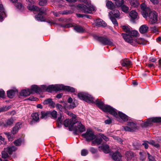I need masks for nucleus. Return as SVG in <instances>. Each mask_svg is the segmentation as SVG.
Returning a JSON list of instances; mask_svg holds the SVG:
<instances>
[{"mask_svg":"<svg viewBox=\"0 0 161 161\" xmlns=\"http://www.w3.org/2000/svg\"><path fill=\"white\" fill-rule=\"evenodd\" d=\"M95 103L103 111L106 113H108L114 116L115 118L118 117L117 110L110 105L105 104L103 101L101 100L99 101L98 99L96 100Z\"/></svg>","mask_w":161,"mask_h":161,"instance_id":"f257e3e1","label":"nucleus"},{"mask_svg":"<svg viewBox=\"0 0 161 161\" xmlns=\"http://www.w3.org/2000/svg\"><path fill=\"white\" fill-rule=\"evenodd\" d=\"M138 34H139V33L137 31L130 30L128 34L122 33V35L126 42L129 43L132 45H133V43L134 42H136L139 44L145 45V44L142 42H141L137 40L133 39L132 36L137 37Z\"/></svg>","mask_w":161,"mask_h":161,"instance_id":"f03ea898","label":"nucleus"},{"mask_svg":"<svg viewBox=\"0 0 161 161\" xmlns=\"http://www.w3.org/2000/svg\"><path fill=\"white\" fill-rule=\"evenodd\" d=\"M76 7L85 13L91 14L92 11L95 10V8L91 4H88L87 6L84 4H79L77 5Z\"/></svg>","mask_w":161,"mask_h":161,"instance_id":"7ed1b4c3","label":"nucleus"},{"mask_svg":"<svg viewBox=\"0 0 161 161\" xmlns=\"http://www.w3.org/2000/svg\"><path fill=\"white\" fill-rule=\"evenodd\" d=\"M77 96L80 99L85 101L87 103H95V102L93 101V97L87 93L83 92H80L78 93Z\"/></svg>","mask_w":161,"mask_h":161,"instance_id":"20e7f679","label":"nucleus"},{"mask_svg":"<svg viewBox=\"0 0 161 161\" xmlns=\"http://www.w3.org/2000/svg\"><path fill=\"white\" fill-rule=\"evenodd\" d=\"M94 38L103 45L112 46L113 45V42L106 36H96Z\"/></svg>","mask_w":161,"mask_h":161,"instance_id":"39448f33","label":"nucleus"},{"mask_svg":"<svg viewBox=\"0 0 161 161\" xmlns=\"http://www.w3.org/2000/svg\"><path fill=\"white\" fill-rule=\"evenodd\" d=\"M82 137L86 139L87 142H90L95 139L96 136L93 131L90 129H87L86 132L82 134Z\"/></svg>","mask_w":161,"mask_h":161,"instance_id":"423d86ee","label":"nucleus"},{"mask_svg":"<svg viewBox=\"0 0 161 161\" xmlns=\"http://www.w3.org/2000/svg\"><path fill=\"white\" fill-rule=\"evenodd\" d=\"M85 126L80 122H78L77 126L75 125L74 128V134L79 135L81 133L86 130Z\"/></svg>","mask_w":161,"mask_h":161,"instance_id":"0eeeda50","label":"nucleus"},{"mask_svg":"<svg viewBox=\"0 0 161 161\" xmlns=\"http://www.w3.org/2000/svg\"><path fill=\"white\" fill-rule=\"evenodd\" d=\"M150 22L151 24H154L157 22L158 21V14L155 11L150 12L149 14Z\"/></svg>","mask_w":161,"mask_h":161,"instance_id":"6e6552de","label":"nucleus"},{"mask_svg":"<svg viewBox=\"0 0 161 161\" xmlns=\"http://www.w3.org/2000/svg\"><path fill=\"white\" fill-rule=\"evenodd\" d=\"M60 85H51L47 86V92H51L53 91H60Z\"/></svg>","mask_w":161,"mask_h":161,"instance_id":"1a4fd4ad","label":"nucleus"},{"mask_svg":"<svg viewBox=\"0 0 161 161\" xmlns=\"http://www.w3.org/2000/svg\"><path fill=\"white\" fill-rule=\"evenodd\" d=\"M64 90L65 91L74 92H75V89L71 86H65L61 84L60 85V91Z\"/></svg>","mask_w":161,"mask_h":161,"instance_id":"9d476101","label":"nucleus"},{"mask_svg":"<svg viewBox=\"0 0 161 161\" xmlns=\"http://www.w3.org/2000/svg\"><path fill=\"white\" fill-rule=\"evenodd\" d=\"M7 15L6 14L5 9L2 4H0V20L1 21L3 20L4 18L6 17Z\"/></svg>","mask_w":161,"mask_h":161,"instance_id":"9b49d317","label":"nucleus"},{"mask_svg":"<svg viewBox=\"0 0 161 161\" xmlns=\"http://www.w3.org/2000/svg\"><path fill=\"white\" fill-rule=\"evenodd\" d=\"M112 157L113 159L115 161H122V156L118 151H116L112 155Z\"/></svg>","mask_w":161,"mask_h":161,"instance_id":"f8f14e48","label":"nucleus"},{"mask_svg":"<svg viewBox=\"0 0 161 161\" xmlns=\"http://www.w3.org/2000/svg\"><path fill=\"white\" fill-rule=\"evenodd\" d=\"M22 124L20 122H17L15 126L12 128L11 132L13 135L16 134L18 131L19 129L21 128Z\"/></svg>","mask_w":161,"mask_h":161,"instance_id":"ddd939ff","label":"nucleus"},{"mask_svg":"<svg viewBox=\"0 0 161 161\" xmlns=\"http://www.w3.org/2000/svg\"><path fill=\"white\" fill-rule=\"evenodd\" d=\"M18 92L17 90L11 89L8 90L7 92V96L9 98H13L15 96V94L17 93Z\"/></svg>","mask_w":161,"mask_h":161,"instance_id":"4468645a","label":"nucleus"},{"mask_svg":"<svg viewBox=\"0 0 161 161\" xmlns=\"http://www.w3.org/2000/svg\"><path fill=\"white\" fill-rule=\"evenodd\" d=\"M32 92L29 89H25L21 91L20 95L22 96H27L33 94Z\"/></svg>","mask_w":161,"mask_h":161,"instance_id":"2eb2a0df","label":"nucleus"},{"mask_svg":"<svg viewBox=\"0 0 161 161\" xmlns=\"http://www.w3.org/2000/svg\"><path fill=\"white\" fill-rule=\"evenodd\" d=\"M121 65L124 67H129L132 65L131 61L128 58L124 59L121 61Z\"/></svg>","mask_w":161,"mask_h":161,"instance_id":"dca6fc26","label":"nucleus"},{"mask_svg":"<svg viewBox=\"0 0 161 161\" xmlns=\"http://www.w3.org/2000/svg\"><path fill=\"white\" fill-rule=\"evenodd\" d=\"M99 148H101L102 150L105 153H108L110 152L109 146L107 144H102L101 146L98 147Z\"/></svg>","mask_w":161,"mask_h":161,"instance_id":"f3484780","label":"nucleus"},{"mask_svg":"<svg viewBox=\"0 0 161 161\" xmlns=\"http://www.w3.org/2000/svg\"><path fill=\"white\" fill-rule=\"evenodd\" d=\"M118 115L124 122L127 121L129 120V117L121 112L119 111L118 114Z\"/></svg>","mask_w":161,"mask_h":161,"instance_id":"a211bd4d","label":"nucleus"},{"mask_svg":"<svg viewBox=\"0 0 161 161\" xmlns=\"http://www.w3.org/2000/svg\"><path fill=\"white\" fill-rule=\"evenodd\" d=\"M17 148L14 146H9L6 148H4V150L6 151L9 154L11 155L15 151L17 150Z\"/></svg>","mask_w":161,"mask_h":161,"instance_id":"6ab92c4d","label":"nucleus"},{"mask_svg":"<svg viewBox=\"0 0 161 161\" xmlns=\"http://www.w3.org/2000/svg\"><path fill=\"white\" fill-rule=\"evenodd\" d=\"M72 26L74 27V30L77 32L82 33L84 32L85 29L82 26L80 25H76Z\"/></svg>","mask_w":161,"mask_h":161,"instance_id":"aec40b11","label":"nucleus"},{"mask_svg":"<svg viewBox=\"0 0 161 161\" xmlns=\"http://www.w3.org/2000/svg\"><path fill=\"white\" fill-rule=\"evenodd\" d=\"M71 104H69L68 103H64V108L65 110L67 109H73L76 107V104L74 102L71 103Z\"/></svg>","mask_w":161,"mask_h":161,"instance_id":"412c9836","label":"nucleus"},{"mask_svg":"<svg viewBox=\"0 0 161 161\" xmlns=\"http://www.w3.org/2000/svg\"><path fill=\"white\" fill-rule=\"evenodd\" d=\"M95 22L96 23V25L98 27L101 26L105 27L107 25L106 23L102 19H97L95 20Z\"/></svg>","mask_w":161,"mask_h":161,"instance_id":"4be33fe9","label":"nucleus"},{"mask_svg":"<svg viewBox=\"0 0 161 161\" xmlns=\"http://www.w3.org/2000/svg\"><path fill=\"white\" fill-rule=\"evenodd\" d=\"M14 121V119L13 117H11L10 118L6 119L5 121L6 127L13 126Z\"/></svg>","mask_w":161,"mask_h":161,"instance_id":"5701e85b","label":"nucleus"},{"mask_svg":"<svg viewBox=\"0 0 161 161\" xmlns=\"http://www.w3.org/2000/svg\"><path fill=\"white\" fill-rule=\"evenodd\" d=\"M148 27L146 25H143L140 26L139 31L140 33L144 34L147 32Z\"/></svg>","mask_w":161,"mask_h":161,"instance_id":"b1692460","label":"nucleus"},{"mask_svg":"<svg viewBox=\"0 0 161 161\" xmlns=\"http://www.w3.org/2000/svg\"><path fill=\"white\" fill-rule=\"evenodd\" d=\"M106 6L109 9L113 10L116 8L115 5L111 1H108L106 3Z\"/></svg>","mask_w":161,"mask_h":161,"instance_id":"393cba45","label":"nucleus"},{"mask_svg":"<svg viewBox=\"0 0 161 161\" xmlns=\"http://www.w3.org/2000/svg\"><path fill=\"white\" fill-rule=\"evenodd\" d=\"M125 156L127 161H130L131 159L134 157V153L131 151H127L125 153Z\"/></svg>","mask_w":161,"mask_h":161,"instance_id":"a878e982","label":"nucleus"},{"mask_svg":"<svg viewBox=\"0 0 161 161\" xmlns=\"http://www.w3.org/2000/svg\"><path fill=\"white\" fill-rule=\"evenodd\" d=\"M35 18L38 21H40L41 22H45L46 21L45 17L43 16L42 14L39 13L35 15Z\"/></svg>","mask_w":161,"mask_h":161,"instance_id":"bb28decb","label":"nucleus"},{"mask_svg":"<svg viewBox=\"0 0 161 161\" xmlns=\"http://www.w3.org/2000/svg\"><path fill=\"white\" fill-rule=\"evenodd\" d=\"M30 90L32 92H34L36 93H40V88L38 86L34 85L31 86Z\"/></svg>","mask_w":161,"mask_h":161,"instance_id":"cd10ccee","label":"nucleus"},{"mask_svg":"<svg viewBox=\"0 0 161 161\" xmlns=\"http://www.w3.org/2000/svg\"><path fill=\"white\" fill-rule=\"evenodd\" d=\"M152 119L151 118L148 119L147 120L141 124V125L142 127H146L152 124Z\"/></svg>","mask_w":161,"mask_h":161,"instance_id":"c85d7f7f","label":"nucleus"},{"mask_svg":"<svg viewBox=\"0 0 161 161\" xmlns=\"http://www.w3.org/2000/svg\"><path fill=\"white\" fill-rule=\"evenodd\" d=\"M137 13L134 10L131 11L129 13V15L133 21H134L135 19L137 18Z\"/></svg>","mask_w":161,"mask_h":161,"instance_id":"c756f323","label":"nucleus"},{"mask_svg":"<svg viewBox=\"0 0 161 161\" xmlns=\"http://www.w3.org/2000/svg\"><path fill=\"white\" fill-rule=\"evenodd\" d=\"M49 117H51L53 119H57V112L53 110V111H49Z\"/></svg>","mask_w":161,"mask_h":161,"instance_id":"7c9ffc66","label":"nucleus"},{"mask_svg":"<svg viewBox=\"0 0 161 161\" xmlns=\"http://www.w3.org/2000/svg\"><path fill=\"white\" fill-rule=\"evenodd\" d=\"M110 14H112L115 17L118 18L120 14L119 12L118 9H113L109 13Z\"/></svg>","mask_w":161,"mask_h":161,"instance_id":"2f4dec72","label":"nucleus"},{"mask_svg":"<svg viewBox=\"0 0 161 161\" xmlns=\"http://www.w3.org/2000/svg\"><path fill=\"white\" fill-rule=\"evenodd\" d=\"M127 125L130 128L133 129L134 131L137 129V126L136 123L129 121L127 122Z\"/></svg>","mask_w":161,"mask_h":161,"instance_id":"473e14b6","label":"nucleus"},{"mask_svg":"<svg viewBox=\"0 0 161 161\" xmlns=\"http://www.w3.org/2000/svg\"><path fill=\"white\" fill-rule=\"evenodd\" d=\"M48 10L46 8L42 7L41 8H39L38 7V9H37V11H39V13L42 14H44L45 15H47V11Z\"/></svg>","mask_w":161,"mask_h":161,"instance_id":"72a5a7b5","label":"nucleus"},{"mask_svg":"<svg viewBox=\"0 0 161 161\" xmlns=\"http://www.w3.org/2000/svg\"><path fill=\"white\" fill-rule=\"evenodd\" d=\"M102 141L103 140L101 138H96L94 141H92V145H93L95 144L98 145H100L102 143Z\"/></svg>","mask_w":161,"mask_h":161,"instance_id":"f704fd0d","label":"nucleus"},{"mask_svg":"<svg viewBox=\"0 0 161 161\" xmlns=\"http://www.w3.org/2000/svg\"><path fill=\"white\" fill-rule=\"evenodd\" d=\"M41 119H43L44 118L46 119L48 117H49V111H47L46 112L43 111H41Z\"/></svg>","mask_w":161,"mask_h":161,"instance_id":"c9c22d12","label":"nucleus"},{"mask_svg":"<svg viewBox=\"0 0 161 161\" xmlns=\"http://www.w3.org/2000/svg\"><path fill=\"white\" fill-rule=\"evenodd\" d=\"M153 123H161V117H155L151 118Z\"/></svg>","mask_w":161,"mask_h":161,"instance_id":"e433bc0d","label":"nucleus"},{"mask_svg":"<svg viewBox=\"0 0 161 161\" xmlns=\"http://www.w3.org/2000/svg\"><path fill=\"white\" fill-rule=\"evenodd\" d=\"M22 139L21 138H19L16 140H15L14 142L13 143L15 146H20L22 143Z\"/></svg>","mask_w":161,"mask_h":161,"instance_id":"4c0bfd02","label":"nucleus"},{"mask_svg":"<svg viewBox=\"0 0 161 161\" xmlns=\"http://www.w3.org/2000/svg\"><path fill=\"white\" fill-rule=\"evenodd\" d=\"M39 115L38 113H35L32 114L31 117L34 120H36V121L38 122L39 119Z\"/></svg>","mask_w":161,"mask_h":161,"instance_id":"58836bf2","label":"nucleus"},{"mask_svg":"<svg viewBox=\"0 0 161 161\" xmlns=\"http://www.w3.org/2000/svg\"><path fill=\"white\" fill-rule=\"evenodd\" d=\"M130 3L132 6L136 7L139 4L137 0H130Z\"/></svg>","mask_w":161,"mask_h":161,"instance_id":"ea45409f","label":"nucleus"},{"mask_svg":"<svg viewBox=\"0 0 161 161\" xmlns=\"http://www.w3.org/2000/svg\"><path fill=\"white\" fill-rule=\"evenodd\" d=\"M149 144L156 148H158L160 147V145L153 140L149 141Z\"/></svg>","mask_w":161,"mask_h":161,"instance_id":"a19ab883","label":"nucleus"},{"mask_svg":"<svg viewBox=\"0 0 161 161\" xmlns=\"http://www.w3.org/2000/svg\"><path fill=\"white\" fill-rule=\"evenodd\" d=\"M122 11L125 13H128L129 11V7L124 4L120 7Z\"/></svg>","mask_w":161,"mask_h":161,"instance_id":"79ce46f5","label":"nucleus"},{"mask_svg":"<svg viewBox=\"0 0 161 161\" xmlns=\"http://www.w3.org/2000/svg\"><path fill=\"white\" fill-rule=\"evenodd\" d=\"M122 130H123L125 131H127L129 132H133L134 129L132 128H130L129 126H122Z\"/></svg>","mask_w":161,"mask_h":161,"instance_id":"37998d69","label":"nucleus"},{"mask_svg":"<svg viewBox=\"0 0 161 161\" xmlns=\"http://www.w3.org/2000/svg\"><path fill=\"white\" fill-rule=\"evenodd\" d=\"M124 3V0H118L115 2V5L118 7H120Z\"/></svg>","mask_w":161,"mask_h":161,"instance_id":"c03bdc74","label":"nucleus"},{"mask_svg":"<svg viewBox=\"0 0 161 161\" xmlns=\"http://www.w3.org/2000/svg\"><path fill=\"white\" fill-rule=\"evenodd\" d=\"M28 9L31 11H37L38 7L34 5L29 6L27 7Z\"/></svg>","mask_w":161,"mask_h":161,"instance_id":"a18cd8bd","label":"nucleus"},{"mask_svg":"<svg viewBox=\"0 0 161 161\" xmlns=\"http://www.w3.org/2000/svg\"><path fill=\"white\" fill-rule=\"evenodd\" d=\"M122 27L124 31L127 33V34L129 33L130 30V27H128V26L124 25L122 26Z\"/></svg>","mask_w":161,"mask_h":161,"instance_id":"49530a36","label":"nucleus"},{"mask_svg":"<svg viewBox=\"0 0 161 161\" xmlns=\"http://www.w3.org/2000/svg\"><path fill=\"white\" fill-rule=\"evenodd\" d=\"M47 0H39V4L42 6H45L47 4Z\"/></svg>","mask_w":161,"mask_h":161,"instance_id":"de8ad7c7","label":"nucleus"},{"mask_svg":"<svg viewBox=\"0 0 161 161\" xmlns=\"http://www.w3.org/2000/svg\"><path fill=\"white\" fill-rule=\"evenodd\" d=\"M2 157L3 158H8L9 157V156L7 152L6 151H3L2 152Z\"/></svg>","mask_w":161,"mask_h":161,"instance_id":"09e8293b","label":"nucleus"},{"mask_svg":"<svg viewBox=\"0 0 161 161\" xmlns=\"http://www.w3.org/2000/svg\"><path fill=\"white\" fill-rule=\"evenodd\" d=\"M89 151L92 154H96L98 152V150L97 149L93 147H90L89 148Z\"/></svg>","mask_w":161,"mask_h":161,"instance_id":"8fccbe9b","label":"nucleus"},{"mask_svg":"<svg viewBox=\"0 0 161 161\" xmlns=\"http://www.w3.org/2000/svg\"><path fill=\"white\" fill-rule=\"evenodd\" d=\"M110 19L114 25L118 26V24L116 19H115V17L111 16L110 17Z\"/></svg>","mask_w":161,"mask_h":161,"instance_id":"3c124183","label":"nucleus"},{"mask_svg":"<svg viewBox=\"0 0 161 161\" xmlns=\"http://www.w3.org/2000/svg\"><path fill=\"white\" fill-rule=\"evenodd\" d=\"M133 149L134 150H137L139 149L140 144L138 143H133Z\"/></svg>","mask_w":161,"mask_h":161,"instance_id":"603ef678","label":"nucleus"},{"mask_svg":"<svg viewBox=\"0 0 161 161\" xmlns=\"http://www.w3.org/2000/svg\"><path fill=\"white\" fill-rule=\"evenodd\" d=\"M15 6L17 9H22L23 8L24 6L20 3L17 2L15 3Z\"/></svg>","mask_w":161,"mask_h":161,"instance_id":"864d4df0","label":"nucleus"},{"mask_svg":"<svg viewBox=\"0 0 161 161\" xmlns=\"http://www.w3.org/2000/svg\"><path fill=\"white\" fill-rule=\"evenodd\" d=\"M88 154V150L86 149H83L81 151V155L82 156H85Z\"/></svg>","mask_w":161,"mask_h":161,"instance_id":"5fc2aeb1","label":"nucleus"},{"mask_svg":"<svg viewBox=\"0 0 161 161\" xmlns=\"http://www.w3.org/2000/svg\"><path fill=\"white\" fill-rule=\"evenodd\" d=\"M40 92H47V86L46 85H42L40 87Z\"/></svg>","mask_w":161,"mask_h":161,"instance_id":"6e6d98bb","label":"nucleus"},{"mask_svg":"<svg viewBox=\"0 0 161 161\" xmlns=\"http://www.w3.org/2000/svg\"><path fill=\"white\" fill-rule=\"evenodd\" d=\"M4 134L7 137L9 141L12 140L13 136L9 132H5L4 133Z\"/></svg>","mask_w":161,"mask_h":161,"instance_id":"4d7b16f0","label":"nucleus"},{"mask_svg":"<svg viewBox=\"0 0 161 161\" xmlns=\"http://www.w3.org/2000/svg\"><path fill=\"white\" fill-rule=\"evenodd\" d=\"M60 26L61 27L66 28H69L71 27H72V25L71 23H69L66 24H61Z\"/></svg>","mask_w":161,"mask_h":161,"instance_id":"13d9d810","label":"nucleus"},{"mask_svg":"<svg viewBox=\"0 0 161 161\" xmlns=\"http://www.w3.org/2000/svg\"><path fill=\"white\" fill-rule=\"evenodd\" d=\"M62 111L59 112L60 115L58 117L57 119V122L59 123L60 124H62Z\"/></svg>","mask_w":161,"mask_h":161,"instance_id":"bf43d9fd","label":"nucleus"},{"mask_svg":"<svg viewBox=\"0 0 161 161\" xmlns=\"http://www.w3.org/2000/svg\"><path fill=\"white\" fill-rule=\"evenodd\" d=\"M101 137L105 141L107 142L109 141V138L105 136L104 134L102 133H100L99 134Z\"/></svg>","mask_w":161,"mask_h":161,"instance_id":"052dcab7","label":"nucleus"},{"mask_svg":"<svg viewBox=\"0 0 161 161\" xmlns=\"http://www.w3.org/2000/svg\"><path fill=\"white\" fill-rule=\"evenodd\" d=\"M148 144H149V141H144L143 142V143L142 144V145L144 146L145 149H147L148 147Z\"/></svg>","mask_w":161,"mask_h":161,"instance_id":"680f3d73","label":"nucleus"},{"mask_svg":"<svg viewBox=\"0 0 161 161\" xmlns=\"http://www.w3.org/2000/svg\"><path fill=\"white\" fill-rule=\"evenodd\" d=\"M69 120L68 119H65L64 122V125L65 127H68L69 125Z\"/></svg>","mask_w":161,"mask_h":161,"instance_id":"e2e57ef3","label":"nucleus"},{"mask_svg":"<svg viewBox=\"0 0 161 161\" xmlns=\"http://www.w3.org/2000/svg\"><path fill=\"white\" fill-rule=\"evenodd\" d=\"M56 107L57 109L60 111V112L62 111L61 110L63 108H64V106H62V105L58 103H57L56 105Z\"/></svg>","mask_w":161,"mask_h":161,"instance_id":"0e129e2a","label":"nucleus"},{"mask_svg":"<svg viewBox=\"0 0 161 161\" xmlns=\"http://www.w3.org/2000/svg\"><path fill=\"white\" fill-rule=\"evenodd\" d=\"M52 99L51 98H48L43 101V103L45 105L48 104H49V103H50V102H51Z\"/></svg>","mask_w":161,"mask_h":161,"instance_id":"69168bd1","label":"nucleus"},{"mask_svg":"<svg viewBox=\"0 0 161 161\" xmlns=\"http://www.w3.org/2000/svg\"><path fill=\"white\" fill-rule=\"evenodd\" d=\"M73 12L71 10H64L62 12L63 14L67 15L72 14Z\"/></svg>","mask_w":161,"mask_h":161,"instance_id":"338daca9","label":"nucleus"},{"mask_svg":"<svg viewBox=\"0 0 161 161\" xmlns=\"http://www.w3.org/2000/svg\"><path fill=\"white\" fill-rule=\"evenodd\" d=\"M142 13L143 16L144 18H147L148 15L149 16L148 14L146 11V10H143L142 12Z\"/></svg>","mask_w":161,"mask_h":161,"instance_id":"774afa93","label":"nucleus"}]
</instances>
